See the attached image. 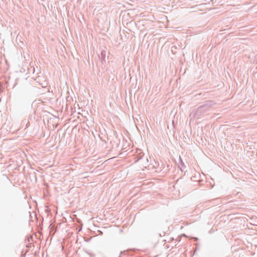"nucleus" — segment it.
<instances>
[{
	"instance_id": "20e7f679",
	"label": "nucleus",
	"mask_w": 257,
	"mask_h": 257,
	"mask_svg": "<svg viewBox=\"0 0 257 257\" xmlns=\"http://www.w3.org/2000/svg\"><path fill=\"white\" fill-rule=\"evenodd\" d=\"M22 127H23L24 125H26L25 128H27L28 127V125H29V122L27 120L25 119V120H23V121L22 122Z\"/></svg>"
},
{
	"instance_id": "6e6552de",
	"label": "nucleus",
	"mask_w": 257,
	"mask_h": 257,
	"mask_svg": "<svg viewBox=\"0 0 257 257\" xmlns=\"http://www.w3.org/2000/svg\"><path fill=\"white\" fill-rule=\"evenodd\" d=\"M30 244H31V243H30V244H29V245H27V247H29V246H31V245H30Z\"/></svg>"
},
{
	"instance_id": "f257e3e1",
	"label": "nucleus",
	"mask_w": 257,
	"mask_h": 257,
	"mask_svg": "<svg viewBox=\"0 0 257 257\" xmlns=\"http://www.w3.org/2000/svg\"><path fill=\"white\" fill-rule=\"evenodd\" d=\"M216 104L211 100L206 101L204 103L199 106L196 110L192 111L190 114L191 119H199L204 116L209 109Z\"/></svg>"
},
{
	"instance_id": "1a4fd4ad",
	"label": "nucleus",
	"mask_w": 257,
	"mask_h": 257,
	"mask_svg": "<svg viewBox=\"0 0 257 257\" xmlns=\"http://www.w3.org/2000/svg\"><path fill=\"white\" fill-rule=\"evenodd\" d=\"M195 240H198V238H195Z\"/></svg>"
},
{
	"instance_id": "39448f33",
	"label": "nucleus",
	"mask_w": 257,
	"mask_h": 257,
	"mask_svg": "<svg viewBox=\"0 0 257 257\" xmlns=\"http://www.w3.org/2000/svg\"><path fill=\"white\" fill-rule=\"evenodd\" d=\"M180 160H181V164L180 165L183 167L184 166V163H183L182 161L181 160V159H180Z\"/></svg>"
},
{
	"instance_id": "f03ea898",
	"label": "nucleus",
	"mask_w": 257,
	"mask_h": 257,
	"mask_svg": "<svg viewBox=\"0 0 257 257\" xmlns=\"http://www.w3.org/2000/svg\"><path fill=\"white\" fill-rule=\"evenodd\" d=\"M138 160L137 161H140L142 165H147L148 160L147 157H144V154L141 152L138 155Z\"/></svg>"
},
{
	"instance_id": "7ed1b4c3",
	"label": "nucleus",
	"mask_w": 257,
	"mask_h": 257,
	"mask_svg": "<svg viewBox=\"0 0 257 257\" xmlns=\"http://www.w3.org/2000/svg\"><path fill=\"white\" fill-rule=\"evenodd\" d=\"M106 54V51L102 50L100 55H98L99 59L102 64L105 63V56Z\"/></svg>"
},
{
	"instance_id": "0eeeda50",
	"label": "nucleus",
	"mask_w": 257,
	"mask_h": 257,
	"mask_svg": "<svg viewBox=\"0 0 257 257\" xmlns=\"http://www.w3.org/2000/svg\"><path fill=\"white\" fill-rule=\"evenodd\" d=\"M122 253H123V252L121 251L120 254V255L118 257H121V254H122Z\"/></svg>"
},
{
	"instance_id": "423d86ee",
	"label": "nucleus",
	"mask_w": 257,
	"mask_h": 257,
	"mask_svg": "<svg viewBox=\"0 0 257 257\" xmlns=\"http://www.w3.org/2000/svg\"><path fill=\"white\" fill-rule=\"evenodd\" d=\"M255 60L256 61V63H257V55L255 56Z\"/></svg>"
}]
</instances>
